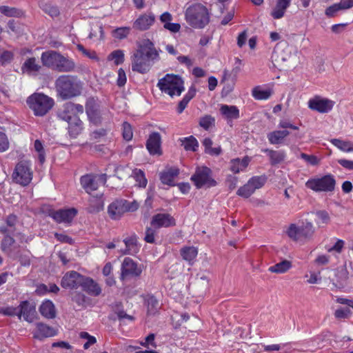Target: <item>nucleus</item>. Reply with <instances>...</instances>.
Here are the masks:
<instances>
[{
  "label": "nucleus",
  "mask_w": 353,
  "mask_h": 353,
  "mask_svg": "<svg viewBox=\"0 0 353 353\" xmlns=\"http://www.w3.org/2000/svg\"><path fill=\"white\" fill-rule=\"evenodd\" d=\"M159 52L150 39H143L138 43L137 49L132 56V70L141 74L148 72L152 63L159 61Z\"/></svg>",
  "instance_id": "nucleus-1"
},
{
  "label": "nucleus",
  "mask_w": 353,
  "mask_h": 353,
  "mask_svg": "<svg viewBox=\"0 0 353 353\" xmlns=\"http://www.w3.org/2000/svg\"><path fill=\"white\" fill-rule=\"evenodd\" d=\"M83 106L72 102L65 103L58 111L60 119L68 122V132L71 137H76L83 130V122L79 115L83 114Z\"/></svg>",
  "instance_id": "nucleus-2"
},
{
  "label": "nucleus",
  "mask_w": 353,
  "mask_h": 353,
  "mask_svg": "<svg viewBox=\"0 0 353 353\" xmlns=\"http://www.w3.org/2000/svg\"><path fill=\"white\" fill-rule=\"evenodd\" d=\"M54 85L57 94L64 100L79 96L83 89L82 81L72 75L59 76Z\"/></svg>",
  "instance_id": "nucleus-3"
},
{
  "label": "nucleus",
  "mask_w": 353,
  "mask_h": 353,
  "mask_svg": "<svg viewBox=\"0 0 353 353\" xmlns=\"http://www.w3.org/2000/svg\"><path fill=\"white\" fill-rule=\"evenodd\" d=\"M185 18L190 26L201 29L208 24L210 13L204 5L200 3H194L186 8Z\"/></svg>",
  "instance_id": "nucleus-4"
},
{
  "label": "nucleus",
  "mask_w": 353,
  "mask_h": 353,
  "mask_svg": "<svg viewBox=\"0 0 353 353\" xmlns=\"http://www.w3.org/2000/svg\"><path fill=\"white\" fill-rule=\"evenodd\" d=\"M4 234L1 243V249L8 256L17 259L21 257V249L28 242V238L22 233Z\"/></svg>",
  "instance_id": "nucleus-5"
},
{
  "label": "nucleus",
  "mask_w": 353,
  "mask_h": 353,
  "mask_svg": "<svg viewBox=\"0 0 353 353\" xmlns=\"http://www.w3.org/2000/svg\"><path fill=\"white\" fill-rule=\"evenodd\" d=\"M29 108L37 117H43L54 105V99L43 93H34L27 99Z\"/></svg>",
  "instance_id": "nucleus-6"
},
{
  "label": "nucleus",
  "mask_w": 353,
  "mask_h": 353,
  "mask_svg": "<svg viewBox=\"0 0 353 353\" xmlns=\"http://www.w3.org/2000/svg\"><path fill=\"white\" fill-rule=\"evenodd\" d=\"M184 82L182 78L176 74H167L164 77L160 79L157 83L159 90L170 96H180L184 90Z\"/></svg>",
  "instance_id": "nucleus-7"
},
{
  "label": "nucleus",
  "mask_w": 353,
  "mask_h": 353,
  "mask_svg": "<svg viewBox=\"0 0 353 353\" xmlns=\"http://www.w3.org/2000/svg\"><path fill=\"white\" fill-rule=\"evenodd\" d=\"M285 232L293 241L305 242L312 238L315 229L311 222L303 223L300 226L296 223H291L285 229Z\"/></svg>",
  "instance_id": "nucleus-8"
},
{
  "label": "nucleus",
  "mask_w": 353,
  "mask_h": 353,
  "mask_svg": "<svg viewBox=\"0 0 353 353\" xmlns=\"http://www.w3.org/2000/svg\"><path fill=\"white\" fill-rule=\"evenodd\" d=\"M32 174L31 163L27 160H22L15 165L12 176L16 183L26 186L31 182Z\"/></svg>",
  "instance_id": "nucleus-9"
},
{
  "label": "nucleus",
  "mask_w": 353,
  "mask_h": 353,
  "mask_svg": "<svg viewBox=\"0 0 353 353\" xmlns=\"http://www.w3.org/2000/svg\"><path fill=\"white\" fill-rule=\"evenodd\" d=\"M336 181L331 174L310 179L305 186L314 192H332L334 190Z\"/></svg>",
  "instance_id": "nucleus-10"
},
{
  "label": "nucleus",
  "mask_w": 353,
  "mask_h": 353,
  "mask_svg": "<svg viewBox=\"0 0 353 353\" xmlns=\"http://www.w3.org/2000/svg\"><path fill=\"white\" fill-rule=\"evenodd\" d=\"M211 174V170L207 167L197 168L191 176V181L199 189L203 187H214L216 185V182L212 178Z\"/></svg>",
  "instance_id": "nucleus-11"
},
{
  "label": "nucleus",
  "mask_w": 353,
  "mask_h": 353,
  "mask_svg": "<svg viewBox=\"0 0 353 353\" xmlns=\"http://www.w3.org/2000/svg\"><path fill=\"white\" fill-rule=\"evenodd\" d=\"M107 181V174H85L80 179L81 185L85 191L90 194L97 190L100 184H105Z\"/></svg>",
  "instance_id": "nucleus-12"
},
{
  "label": "nucleus",
  "mask_w": 353,
  "mask_h": 353,
  "mask_svg": "<svg viewBox=\"0 0 353 353\" xmlns=\"http://www.w3.org/2000/svg\"><path fill=\"white\" fill-rule=\"evenodd\" d=\"M142 272V268L130 257H125L121 264L120 279L125 281L138 277Z\"/></svg>",
  "instance_id": "nucleus-13"
},
{
  "label": "nucleus",
  "mask_w": 353,
  "mask_h": 353,
  "mask_svg": "<svg viewBox=\"0 0 353 353\" xmlns=\"http://www.w3.org/2000/svg\"><path fill=\"white\" fill-rule=\"evenodd\" d=\"M307 103L310 109L320 113H327L333 108L334 101L320 96H315L310 99Z\"/></svg>",
  "instance_id": "nucleus-14"
},
{
  "label": "nucleus",
  "mask_w": 353,
  "mask_h": 353,
  "mask_svg": "<svg viewBox=\"0 0 353 353\" xmlns=\"http://www.w3.org/2000/svg\"><path fill=\"white\" fill-rule=\"evenodd\" d=\"M83 276L76 271L68 272L63 276L61 285L63 288L77 289L81 286Z\"/></svg>",
  "instance_id": "nucleus-15"
},
{
  "label": "nucleus",
  "mask_w": 353,
  "mask_h": 353,
  "mask_svg": "<svg viewBox=\"0 0 353 353\" xmlns=\"http://www.w3.org/2000/svg\"><path fill=\"white\" fill-rule=\"evenodd\" d=\"M156 21V17L154 13L152 12H148L146 13L141 14L134 22L133 28L140 30L144 31L147 30Z\"/></svg>",
  "instance_id": "nucleus-16"
},
{
  "label": "nucleus",
  "mask_w": 353,
  "mask_h": 353,
  "mask_svg": "<svg viewBox=\"0 0 353 353\" xmlns=\"http://www.w3.org/2000/svg\"><path fill=\"white\" fill-rule=\"evenodd\" d=\"M77 214V210L75 208H70L51 211L50 216L57 223H70Z\"/></svg>",
  "instance_id": "nucleus-17"
},
{
  "label": "nucleus",
  "mask_w": 353,
  "mask_h": 353,
  "mask_svg": "<svg viewBox=\"0 0 353 353\" xmlns=\"http://www.w3.org/2000/svg\"><path fill=\"white\" fill-rule=\"evenodd\" d=\"M17 308V316L19 319L23 316L24 320L29 323L33 322L36 319L35 307L30 305L28 301H22Z\"/></svg>",
  "instance_id": "nucleus-18"
},
{
  "label": "nucleus",
  "mask_w": 353,
  "mask_h": 353,
  "mask_svg": "<svg viewBox=\"0 0 353 353\" xmlns=\"http://www.w3.org/2000/svg\"><path fill=\"white\" fill-rule=\"evenodd\" d=\"M150 224L154 228H167L175 225V221L168 214H157L153 216Z\"/></svg>",
  "instance_id": "nucleus-19"
},
{
  "label": "nucleus",
  "mask_w": 353,
  "mask_h": 353,
  "mask_svg": "<svg viewBox=\"0 0 353 353\" xmlns=\"http://www.w3.org/2000/svg\"><path fill=\"white\" fill-rule=\"evenodd\" d=\"M36 328L33 332L34 338L41 340L44 338L52 337L56 335V330L43 323H37L35 325Z\"/></svg>",
  "instance_id": "nucleus-20"
},
{
  "label": "nucleus",
  "mask_w": 353,
  "mask_h": 353,
  "mask_svg": "<svg viewBox=\"0 0 353 353\" xmlns=\"http://www.w3.org/2000/svg\"><path fill=\"white\" fill-rule=\"evenodd\" d=\"M83 280L81 287L83 291L94 296H97L101 294V288L95 281L87 276H83Z\"/></svg>",
  "instance_id": "nucleus-21"
},
{
  "label": "nucleus",
  "mask_w": 353,
  "mask_h": 353,
  "mask_svg": "<svg viewBox=\"0 0 353 353\" xmlns=\"http://www.w3.org/2000/svg\"><path fill=\"white\" fill-rule=\"evenodd\" d=\"M161 135L159 132L152 133L146 143V147L150 154H161Z\"/></svg>",
  "instance_id": "nucleus-22"
},
{
  "label": "nucleus",
  "mask_w": 353,
  "mask_h": 353,
  "mask_svg": "<svg viewBox=\"0 0 353 353\" xmlns=\"http://www.w3.org/2000/svg\"><path fill=\"white\" fill-rule=\"evenodd\" d=\"M59 53L54 50H48L41 54V60L43 66L57 70Z\"/></svg>",
  "instance_id": "nucleus-23"
},
{
  "label": "nucleus",
  "mask_w": 353,
  "mask_h": 353,
  "mask_svg": "<svg viewBox=\"0 0 353 353\" xmlns=\"http://www.w3.org/2000/svg\"><path fill=\"white\" fill-rule=\"evenodd\" d=\"M124 199L116 200L112 203L108 209L109 216L112 219H119L125 213L124 210Z\"/></svg>",
  "instance_id": "nucleus-24"
},
{
  "label": "nucleus",
  "mask_w": 353,
  "mask_h": 353,
  "mask_svg": "<svg viewBox=\"0 0 353 353\" xmlns=\"http://www.w3.org/2000/svg\"><path fill=\"white\" fill-rule=\"evenodd\" d=\"M41 68V65L34 57L26 59L21 66L23 73H26L29 75H36Z\"/></svg>",
  "instance_id": "nucleus-25"
},
{
  "label": "nucleus",
  "mask_w": 353,
  "mask_h": 353,
  "mask_svg": "<svg viewBox=\"0 0 353 353\" xmlns=\"http://www.w3.org/2000/svg\"><path fill=\"white\" fill-rule=\"evenodd\" d=\"M179 174V170L176 168H168L160 173V180L162 183L173 186L174 180Z\"/></svg>",
  "instance_id": "nucleus-26"
},
{
  "label": "nucleus",
  "mask_w": 353,
  "mask_h": 353,
  "mask_svg": "<svg viewBox=\"0 0 353 353\" xmlns=\"http://www.w3.org/2000/svg\"><path fill=\"white\" fill-rule=\"evenodd\" d=\"M17 223V218L15 215H9L5 223L0 225V233L3 234H16L15 225Z\"/></svg>",
  "instance_id": "nucleus-27"
},
{
  "label": "nucleus",
  "mask_w": 353,
  "mask_h": 353,
  "mask_svg": "<svg viewBox=\"0 0 353 353\" xmlns=\"http://www.w3.org/2000/svg\"><path fill=\"white\" fill-rule=\"evenodd\" d=\"M85 111L90 121L94 123L98 121V104L94 99L90 98L88 99L85 104Z\"/></svg>",
  "instance_id": "nucleus-28"
},
{
  "label": "nucleus",
  "mask_w": 353,
  "mask_h": 353,
  "mask_svg": "<svg viewBox=\"0 0 353 353\" xmlns=\"http://www.w3.org/2000/svg\"><path fill=\"white\" fill-rule=\"evenodd\" d=\"M57 70L61 72H68L74 70L75 68L74 62L62 54L59 53L58 61H57Z\"/></svg>",
  "instance_id": "nucleus-29"
},
{
  "label": "nucleus",
  "mask_w": 353,
  "mask_h": 353,
  "mask_svg": "<svg viewBox=\"0 0 353 353\" xmlns=\"http://www.w3.org/2000/svg\"><path fill=\"white\" fill-rule=\"evenodd\" d=\"M274 54L279 60L285 62L292 57V48L285 43L280 44L276 48Z\"/></svg>",
  "instance_id": "nucleus-30"
},
{
  "label": "nucleus",
  "mask_w": 353,
  "mask_h": 353,
  "mask_svg": "<svg viewBox=\"0 0 353 353\" xmlns=\"http://www.w3.org/2000/svg\"><path fill=\"white\" fill-rule=\"evenodd\" d=\"M41 314L46 319H54L56 316L54 305L50 300L43 301L39 307Z\"/></svg>",
  "instance_id": "nucleus-31"
},
{
  "label": "nucleus",
  "mask_w": 353,
  "mask_h": 353,
  "mask_svg": "<svg viewBox=\"0 0 353 353\" xmlns=\"http://www.w3.org/2000/svg\"><path fill=\"white\" fill-rule=\"evenodd\" d=\"M221 114L227 119H236L239 117V110L234 105H222L220 108Z\"/></svg>",
  "instance_id": "nucleus-32"
},
{
  "label": "nucleus",
  "mask_w": 353,
  "mask_h": 353,
  "mask_svg": "<svg viewBox=\"0 0 353 353\" xmlns=\"http://www.w3.org/2000/svg\"><path fill=\"white\" fill-rule=\"evenodd\" d=\"M180 253L183 259L191 264L198 254V250L194 246H185L181 249Z\"/></svg>",
  "instance_id": "nucleus-33"
},
{
  "label": "nucleus",
  "mask_w": 353,
  "mask_h": 353,
  "mask_svg": "<svg viewBox=\"0 0 353 353\" xmlns=\"http://www.w3.org/2000/svg\"><path fill=\"white\" fill-rule=\"evenodd\" d=\"M290 134L289 131L284 130H275L268 134V139L272 144L281 143L285 137Z\"/></svg>",
  "instance_id": "nucleus-34"
},
{
  "label": "nucleus",
  "mask_w": 353,
  "mask_h": 353,
  "mask_svg": "<svg viewBox=\"0 0 353 353\" xmlns=\"http://www.w3.org/2000/svg\"><path fill=\"white\" fill-rule=\"evenodd\" d=\"M126 249L122 252L123 254H133L138 252L137 238L135 235H132L124 239Z\"/></svg>",
  "instance_id": "nucleus-35"
},
{
  "label": "nucleus",
  "mask_w": 353,
  "mask_h": 353,
  "mask_svg": "<svg viewBox=\"0 0 353 353\" xmlns=\"http://www.w3.org/2000/svg\"><path fill=\"white\" fill-rule=\"evenodd\" d=\"M292 268V262L288 260H283L274 265L269 267L268 271L276 274H283Z\"/></svg>",
  "instance_id": "nucleus-36"
},
{
  "label": "nucleus",
  "mask_w": 353,
  "mask_h": 353,
  "mask_svg": "<svg viewBox=\"0 0 353 353\" xmlns=\"http://www.w3.org/2000/svg\"><path fill=\"white\" fill-rule=\"evenodd\" d=\"M250 159L248 157H244L242 160L239 159H233L231 161L230 170L234 173H239L243 171L248 165Z\"/></svg>",
  "instance_id": "nucleus-37"
},
{
  "label": "nucleus",
  "mask_w": 353,
  "mask_h": 353,
  "mask_svg": "<svg viewBox=\"0 0 353 353\" xmlns=\"http://www.w3.org/2000/svg\"><path fill=\"white\" fill-rule=\"evenodd\" d=\"M196 93V90L194 88H191L189 90L188 93L184 96L183 99L179 103L177 107V112L179 114L183 112L186 106L188 105L190 101L194 97Z\"/></svg>",
  "instance_id": "nucleus-38"
},
{
  "label": "nucleus",
  "mask_w": 353,
  "mask_h": 353,
  "mask_svg": "<svg viewBox=\"0 0 353 353\" xmlns=\"http://www.w3.org/2000/svg\"><path fill=\"white\" fill-rule=\"evenodd\" d=\"M264 151L268 153L272 165H276L281 163L285 157V152L283 151H274L268 149H266Z\"/></svg>",
  "instance_id": "nucleus-39"
},
{
  "label": "nucleus",
  "mask_w": 353,
  "mask_h": 353,
  "mask_svg": "<svg viewBox=\"0 0 353 353\" xmlns=\"http://www.w3.org/2000/svg\"><path fill=\"white\" fill-rule=\"evenodd\" d=\"M132 176L137 182V185L140 188H145L148 183L147 179L143 170L139 169H134L132 171Z\"/></svg>",
  "instance_id": "nucleus-40"
},
{
  "label": "nucleus",
  "mask_w": 353,
  "mask_h": 353,
  "mask_svg": "<svg viewBox=\"0 0 353 353\" xmlns=\"http://www.w3.org/2000/svg\"><path fill=\"white\" fill-rule=\"evenodd\" d=\"M332 144L337 147L339 150L345 152H353V143L350 141H345L338 139H334L331 141Z\"/></svg>",
  "instance_id": "nucleus-41"
},
{
  "label": "nucleus",
  "mask_w": 353,
  "mask_h": 353,
  "mask_svg": "<svg viewBox=\"0 0 353 353\" xmlns=\"http://www.w3.org/2000/svg\"><path fill=\"white\" fill-rule=\"evenodd\" d=\"M103 207V203L101 196L93 197L90 200V206L88 208V211L90 213H95L101 210Z\"/></svg>",
  "instance_id": "nucleus-42"
},
{
  "label": "nucleus",
  "mask_w": 353,
  "mask_h": 353,
  "mask_svg": "<svg viewBox=\"0 0 353 353\" xmlns=\"http://www.w3.org/2000/svg\"><path fill=\"white\" fill-rule=\"evenodd\" d=\"M272 94L270 90H263L260 87H256L252 90V96L257 100L268 99Z\"/></svg>",
  "instance_id": "nucleus-43"
},
{
  "label": "nucleus",
  "mask_w": 353,
  "mask_h": 353,
  "mask_svg": "<svg viewBox=\"0 0 353 353\" xmlns=\"http://www.w3.org/2000/svg\"><path fill=\"white\" fill-rule=\"evenodd\" d=\"M267 177L265 175L255 176L250 178L248 182L255 191L257 189L261 188L266 183Z\"/></svg>",
  "instance_id": "nucleus-44"
},
{
  "label": "nucleus",
  "mask_w": 353,
  "mask_h": 353,
  "mask_svg": "<svg viewBox=\"0 0 353 353\" xmlns=\"http://www.w3.org/2000/svg\"><path fill=\"white\" fill-rule=\"evenodd\" d=\"M0 12L7 17H19L22 14V12L13 7L2 6L0 7Z\"/></svg>",
  "instance_id": "nucleus-45"
},
{
  "label": "nucleus",
  "mask_w": 353,
  "mask_h": 353,
  "mask_svg": "<svg viewBox=\"0 0 353 353\" xmlns=\"http://www.w3.org/2000/svg\"><path fill=\"white\" fill-rule=\"evenodd\" d=\"M183 145L185 150L196 151L199 144L196 139L192 136H190L184 139Z\"/></svg>",
  "instance_id": "nucleus-46"
},
{
  "label": "nucleus",
  "mask_w": 353,
  "mask_h": 353,
  "mask_svg": "<svg viewBox=\"0 0 353 353\" xmlns=\"http://www.w3.org/2000/svg\"><path fill=\"white\" fill-rule=\"evenodd\" d=\"M254 192L255 191L248 181L244 185L239 188L236 194L240 196L247 199L250 197Z\"/></svg>",
  "instance_id": "nucleus-47"
},
{
  "label": "nucleus",
  "mask_w": 353,
  "mask_h": 353,
  "mask_svg": "<svg viewBox=\"0 0 353 353\" xmlns=\"http://www.w3.org/2000/svg\"><path fill=\"white\" fill-rule=\"evenodd\" d=\"M203 145L205 147V152L210 154L218 155L221 152L220 148H212V141L210 138L204 139Z\"/></svg>",
  "instance_id": "nucleus-48"
},
{
  "label": "nucleus",
  "mask_w": 353,
  "mask_h": 353,
  "mask_svg": "<svg viewBox=\"0 0 353 353\" xmlns=\"http://www.w3.org/2000/svg\"><path fill=\"white\" fill-rule=\"evenodd\" d=\"M148 306V312L150 314H154L157 312L159 303L158 301L153 296H148L146 299Z\"/></svg>",
  "instance_id": "nucleus-49"
},
{
  "label": "nucleus",
  "mask_w": 353,
  "mask_h": 353,
  "mask_svg": "<svg viewBox=\"0 0 353 353\" xmlns=\"http://www.w3.org/2000/svg\"><path fill=\"white\" fill-rule=\"evenodd\" d=\"M114 175L110 176V178H117L119 180H123L128 176H129V172L127 170V168L121 167V166H117L114 168Z\"/></svg>",
  "instance_id": "nucleus-50"
},
{
  "label": "nucleus",
  "mask_w": 353,
  "mask_h": 353,
  "mask_svg": "<svg viewBox=\"0 0 353 353\" xmlns=\"http://www.w3.org/2000/svg\"><path fill=\"white\" fill-rule=\"evenodd\" d=\"M215 119L210 115H205L199 120V125L205 130H208L214 125Z\"/></svg>",
  "instance_id": "nucleus-51"
},
{
  "label": "nucleus",
  "mask_w": 353,
  "mask_h": 353,
  "mask_svg": "<svg viewBox=\"0 0 353 353\" xmlns=\"http://www.w3.org/2000/svg\"><path fill=\"white\" fill-rule=\"evenodd\" d=\"M109 59L114 60L116 65L121 64L124 61V54L121 50H114L109 55Z\"/></svg>",
  "instance_id": "nucleus-52"
},
{
  "label": "nucleus",
  "mask_w": 353,
  "mask_h": 353,
  "mask_svg": "<svg viewBox=\"0 0 353 353\" xmlns=\"http://www.w3.org/2000/svg\"><path fill=\"white\" fill-rule=\"evenodd\" d=\"M340 10H343V8H341L340 3H334L330 6H329L328 8H327V9L325 10V14L328 17H334L336 15V13Z\"/></svg>",
  "instance_id": "nucleus-53"
},
{
  "label": "nucleus",
  "mask_w": 353,
  "mask_h": 353,
  "mask_svg": "<svg viewBox=\"0 0 353 353\" xmlns=\"http://www.w3.org/2000/svg\"><path fill=\"white\" fill-rule=\"evenodd\" d=\"M157 234V231L155 228H147L145 230V235L144 237V240L149 243H154L155 241V235Z\"/></svg>",
  "instance_id": "nucleus-54"
},
{
  "label": "nucleus",
  "mask_w": 353,
  "mask_h": 353,
  "mask_svg": "<svg viewBox=\"0 0 353 353\" xmlns=\"http://www.w3.org/2000/svg\"><path fill=\"white\" fill-rule=\"evenodd\" d=\"M351 314V310L349 308H339L335 310L334 312V317L337 319H347Z\"/></svg>",
  "instance_id": "nucleus-55"
},
{
  "label": "nucleus",
  "mask_w": 353,
  "mask_h": 353,
  "mask_svg": "<svg viewBox=\"0 0 353 353\" xmlns=\"http://www.w3.org/2000/svg\"><path fill=\"white\" fill-rule=\"evenodd\" d=\"M133 136V132L132 130L131 125L127 123L124 122L123 123V139L126 141H130L132 139Z\"/></svg>",
  "instance_id": "nucleus-56"
},
{
  "label": "nucleus",
  "mask_w": 353,
  "mask_h": 353,
  "mask_svg": "<svg viewBox=\"0 0 353 353\" xmlns=\"http://www.w3.org/2000/svg\"><path fill=\"white\" fill-rule=\"evenodd\" d=\"M301 158L305 160L311 165H317L320 162V159L314 155H309L305 153H301Z\"/></svg>",
  "instance_id": "nucleus-57"
},
{
  "label": "nucleus",
  "mask_w": 353,
  "mask_h": 353,
  "mask_svg": "<svg viewBox=\"0 0 353 353\" xmlns=\"http://www.w3.org/2000/svg\"><path fill=\"white\" fill-rule=\"evenodd\" d=\"M285 11L286 10L285 8H281L276 4L274 8L272 9L270 14L274 19H279L284 16Z\"/></svg>",
  "instance_id": "nucleus-58"
},
{
  "label": "nucleus",
  "mask_w": 353,
  "mask_h": 353,
  "mask_svg": "<svg viewBox=\"0 0 353 353\" xmlns=\"http://www.w3.org/2000/svg\"><path fill=\"white\" fill-rule=\"evenodd\" d=\"M103 28L101 26H96L94 28H92L89 34L90 39L98 38L101 39L103 38Z\"/></svg>",
  "instance_id": "nucleus-59"
},
{
  "label": "nucleus",
  "mask_w": 353,
  "mask_h": 353,
  "mask_svg": "<svg viewBox=\"0 0 353 353\" xmlns=\"http://www.w3.org/2000/svg\"><path fill=\"white\" fill-rule=\"evenodd\" d=\"M9 148V141L5 133L0 132V152H5Z\"/></svg>",
  "instance_id": "nucleus-60"
},
{
  "label": "nucleus",
  "mask_w": 353,
  "mask_h": 353,
  "mask_svg": "<svg viewBox=\"0 0 353 353\" xmlns=\"http://www.w3.org/2000/svg\"><path fill=\"white\" fill-rule=\"evenodd\" d=\"M124 210L127 212H134L139 208V203L136 201H129L124 199Z\"/></svg>",
  "instance_id": "nucleus-61"
},
{
  "label": "nucleus",
  "mask_w": 353,
  "mask_h": 353,
  "mask_svg": "<svg viewBox=\"0 0 353 353\" xmlns=\"http://www.w3.org/2000/svg\"><path fill=\"white\" fill-rule=\"evenodd\" d=\"M155 335L153 333L150 334L146 338L144 342H141V345L148 347L150 345L153 347H157V343L154 341Z\"/></svg>",
  "instance_id": "nucleus-62"
},
{
  "label": "nucleus",
  "mask_w": 353,
  "mask_h": 353,
  "mask_svg": "<svg viewBox=\"0 0 353 353\" xmlns=\"http://www.w3.org/2000/svg\"><path fill=\"white\" fill-rule=\"evenodd\" d=\"M39 289L45 292L53 293H57L59 291V288L54 283H50L48 285L44 284L41 285Z\"/></svg>",
  "instance_id": "nucleus-63"
},
{
  "label": "nucleus",
  "mask_w": 353,
  "mask_h": 353,
  "mask_svg": "<svg viewBox=\"0 0 353 353\" xmlns=\"http://www.w3.org/2000/svg\"><path fill=\"white\" fill-rule=\"evenodd\" d=\"M17 310H18L17 307H2L0 309V313L4 314L6 316H15V315L17 316Z\"/></svg>",
  "instance_id": "nucleus-64"
}]
</instances>
